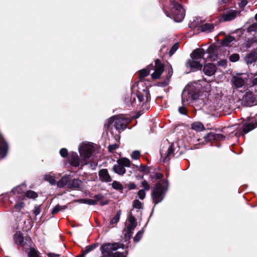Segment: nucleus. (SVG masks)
I'll use <instances>...</instances> for the list:
<instances>
[{"mask_svg":"<svg viewBox=\"0 0 257 257\" xmlns=\"http://www.w3.org/2000/svg\"><path fill=\"white\" fill-rule=\"evenodd\" d=\"M71 176L70 175H65L63 176L61 179L57 182V185L59 188H64L66 187L68 188L69 184L71 180Z\"/></svg>","mask_w":257,"mask_h":257,"instance_id":"nucleus-24","label":"nucleus"},{"mask_svg":"<svg viewBox=\"0 0 257 257\" xmlns=\"http://www.w3.org/2000/svg\"><path fill=\"white\" fill-rule=\"evenodd\" d=\"M179 48V43H176L175 44H174L172 47L171 48L170 51H169V55L170 56H172L175 52Z\"/></svg>","mask_w":257,"mask_h":257,"instance_id":"nucleus-53","label":"nucleus"},{"mask_svg":"<svg viewBox=\"0 0 257 257\" xmlns=\"http://www.w3.org/2000/svg\"><path fill=\"white\" fill-rule=\"evenodd\" d=\"M98 243H94L91 245H89L85 247V249L84 250V253H87L93 250L97 246H98Z\"/></svg>","mask_w":257,"mask_h":257,"instance_id":"nucleus-47","label":"nucleus"},{"mask_svg":"<svg viewBox=\"0 0 257 257\" xmlns=\"http://www.w3.org/2000/svg\"><path fill=\"white\" fill-rule=\"evenodd\" d=\"M237 13V11L229 10L227 11L226 12L223 13L221 15L219 18H218L216 19L221 20V22L232 21L236 17Z\"/></svg>","mask_w":257,"mask_h":257,"instance_id":"nucleus-15","label":"nucleus"},{"mask_svg":"<svg viewBox=\"0 0 257 257\" xmlns=\"http://www.w3.org/2000/svg\"><path fill=\"white\" fill-rule=\"evenodd\" d=\"M24 203L22 201L16 203V204L14 206V209H15L16 211L19 212L22 208H24Z\"/></svg>","mask_w":257,"mask_h":257,"instance_id":"nucleus-50","label":"nucleus"},{"mask_svg":"<svg viewBox=\"0 0 257 257\" xmlns=\"http://www.w3.org/2000/svg\"><path fill=\"white\" fill-rule=\"evenodd\" d=\"M102 245L108 252L110 253H114L113 251L117 250L118 248H128L129 245H125L124 244L120 242H113V243H104Z\"/></svg>","mask_w":257,"mask_h":257,"instance_id":"nucleus-10","label":"nucleus"},{"mask_svg":"<svg viewBox=\"0 0 257 257\" xmlns=\"http://www.w3.org/2000/svg\"><path fill=\"white\" fill-rule=\"evenodd\" d=\"M137 94L135 93H131L130 96L127 95L125 96L124 102L128 107L138 106V102L136 101Z\"/></svg>","mask_w":257,"mask_h":257,"instance_id":"nucleus-21","label":"nucleus"},{"mask_svg":"<svg viewBox=\"0 0 257 257\" xmlns=\"http://www.w3.org/2000/svg\"><path fill=\"white\" fill-rule=\"evenodd\" d=\"M257 127V121L255 120L254 123L248 122L245 123L241 127L238 128L235 133L236 136H243Z\"/></svg>","mask_w":257,"mask_h":257,"instance_id":"nucleus-9","label":"nucleus"},{"mask_svg":"<svg viewBox=\"0 0 257 257\" xmlns=\"http://www.w3.org/2000/svg\"><path fill=\"white\" fill-rule=\"evenodd\" d=\"M80 156L83 158L84 163L82 165L80 169H82L83 166L88 164L87 159L92 155L94 151L93 147L90 144L83 145L79 150Z\"/></svg>","mask_w":257,"mask_h":257,"instance_id":"nucleus-5","label":"nucleus"},{"mask_svg":"<svg viewBox=\"0 0 257 257\" xmlns=\"http://www.w3.org/2000/svg\"><path fill=\"white\" fill-rule=\"evenodd\" d=\"M68 161L72 167L76 168L80 165V159L76 153H71L68 156Z\"/></svg>","mask_w":257,"mask_h":257,"instance_id":"nucleus-18","label":"nucleus"},{"mask_svg":"<svg viewBox=\"0 0 257 257\" xmlns=\"http://www.w3.org/2000/svg\"><path fill=\"white\" fill-rule=\"evenodd\" d=\"M234 85L237 88L242 87L244 85V81L241 77L234 76L231 79Z\"/></svg>","mask_w":257,"mask_h":257,"instance_id":"nucleus-29","label":"nucleus"},{"mask_svg":"<svg viewBox=\"0 0 257 257\" xmlns=\"http://www.w3.org/2000/svg\"><path fill=\"white\" fill-rule=\"evenodd\" d=\"M242 105L250 107L257 104V96L251 91H246L243 96Z\"/></svg>","mask_w":257,"mask_h":257,"instance_id":"nucleus-6","label":"nucleus"},{"mask_svg":"<svg viewBox=\"0 0 257 257\" xmlns=\"http://www.w3.org/2000/svg\"><path fill=\"white\" fill-rule=\"evenodd\" d=\"M112 187L120 192H122V190L123 189V186L122 184L118 181H114L111 184Z\"/></svg>","mask_w":257,"mask_h":257,"instance_id":"nucleus-37","label":"nucleus"},{"mask_svg":"<svg viewBox=\"0 0 257 257\" xmlns=\"http://www.w3.org/2000/svg\"><path fill=\"white\" fill-rule=\"evenodd\" d=\"M130 122V120L125 117L115 118V116L111 117L104 124V127L106 130H108L111 128V125L114 123V126L115 129L120 133L125 129Z\"/></svg>","mask_w":257,"mask_h":257,"instance_id":"nucleus-2","label":"nucleus"},{"mask_svg":"<svg viewBox=\"0 0 257 257\" xmlns=\"http://www.w3.org/2000/svg\"><path fill=\"white\" fill-rule=\"evenodd\" d=\"M133 234V231H128V230H126V232L124 234V242L129 243L130 242V239H131Z\"/></svg>","mask_w":257,"mask_h":257,"instance_id":"nucleus-39","label":"nucleus"},{"mask_svg":"<svg viewBox=\"0 0 257 257\" xmlns=\"http://www.w3.org/2000/svg\"><path fill=\"white\" fill-rule=\"evenodd\" d=\"M39 251L34 248L31 247L30 250L28 254L29 257H39Z\"/></svg>","mask_w":257,"mask_h":257,"instance_id":"nucleus-46","label":"nucleus"},{"mask_svg":"<svg viewBox=\"0 0 257 257\" xmlns=\"http://www.w3.org/2000/svg\"><path fill=\"white\" fill-rule=\"evenodd\" d=\"M142 186L144 188V190L149 191L150 189V185L146 180H144L142 182Z\"/></svg>","mask_w":257,"mask_h":257,"instance_id":"nucleus-59","label":"nucleus"},{"mask_svg":"<svg viewBox=\"0 0 257 257\" xmlns=\"http://www.w3.org/2000/svg\"><path fill=\"white\" fill-rule=\"evenodd\" d=\"M41 209L40 208V206H35L34 209L33 210V213L35 216H37L41 212Z\"/></svg>","mask_w":257,"mask_h":257,"instance_id":"nucleus-63","label":"nucleus"},{"mask_svg":"<svg viewBox=\"0 0 257 257\" xmlns=\"http://www.w3.org/2000/svg\"><path fill=\"white\" fill-rule=\"evenodd\" d=\"M137 97L138 99V104L140 105V103L144 101V97H146V102H149L151 100V94L149 88L145 86V88L141 90L140 88L138 87V90L137 93Z\"/></svg>","mask_w":257,"mask_h":257,"instance_id":"nucleus-8","label":"nucleus"},{"mask_svg":"<svg viewBox=\"0 0 257 257\" xmlns=\"http://www.w3.org/2000/svg\"><path fill=\"white\" fill-rule=\"evenodd\" d=\"M67 208V205L60 206L59 204L56 205L52 210L51 214L54 215L58 213L61 210H65Z\"/></svg>","mask_w":257,"mask_h":257,"instance_id":"nucleus-36","label":"nucleus"},{"mask_svg":"<svg viewBox=\"0 0 257 257\" xmlns=\"http://www.w3.org/2000/svg\"><path fill=\"white\" fill-rule=\"evenodd\" d=\"M25 196L29 199H35L38 197V194L34 191L29 190L25 192Z\"/></svg>","mask_w":257,"mask_h":257,"instance_id":"nucleus-34","label":"nucleus"},{"mask_svg":"<svg viewBox=\"0 0 257 257\" xmlns=\"http://www.w3.org/2000/svg\"><path fill=\"white\" fill-rule=\"evenodd\" d=\"M185 98L184 97H182V103L183 104V106H180L178 108V111L180 113L183 114V115H187L188 111L186 109V108L184 106V103L185 102Z\"/></svg>","mask_w":257,"mask_h":257,"instance_id":"nucleus-38","label":"nucleus"},{"mask_svg":"<svg viewBox=\"0 0 257 257\" xmlns=\"http://www.w3.org/2000/svg\"><path fill=\"white\" fill-rule=\"evenodd\" d=\"M9 145L0 132V158H5L8 154Z\"/></svg>","mask_w":257,"mask_h":257,"instance_id":"nucleus-14","label":"nucleus"},{"mask_svg":"<svg viewBox=\"0 0 257 257\" xmlns=\"http://www.w3.org/2000/svg\"><path fill=\"white\" fill-rule=\"evenodd\" d=\"M216 66L212 63H205L203 65V72L208 76H211L215 74L216 72Z\"/></svg>","mask_w":257,"mask_h":257,"instance_id":"nucleus-17","label":"nucleus"},{"mask_svg":"<svg viewBox=\"0 0 257 257\" xmlns=\"http://www.w3.org/2000/svg\"><path fill=\"white\" fill-rule=\"evenodd\" d=\"M133 206L134 208L141 209L143 208L142 203L138 199H135L133 202Z\"/></svg>","mask_w":257,"mask_h":257,"instance_id":"nucleus-49","label":"nucleus"},{"mask_svg":"<svg viewBox=\"0 0 257 257\" xmlns=\"http://www.w3.org/2000/svg\"><path fill=\"white\" fill-rule=\"evenodd\" d=\"M235 39L234 37L228 35L221 40V44L223 46H230V43L235 41Z\"/></svg>","mask_w":257,"mask_h":257,"instance_id":"nucleus-31","label":"nucleus"},{"mask_svg":"<svg viewBox=\"0 0 257 257\" xmlns=\"http://www.w3.org/2000/svg\"><path fill=\"white\" fill-rule=\"evenodd\" d=\"M244 60L247 64H251L257 61V52L252 51L247 54L244 57Z\"/></svg>","mask_w":257,"mask_h":257,"instance_id":"nucleus-26","label":"nucleus"},{"mask_svg":"<svg viewBox=\"0 0 257 257\" xmlns=\"http://www.w3.org/2000/svg\"><path fill=\"white\" fill-rule=\"evenodd\" d=\"M225 139V136L213 132H210L204 137V141L206 142H219L224 140Z\"/></svg>","mask_w":257,"mask_h":257,"instance_id":"nucleus-13","label":"nucleus"},{"mask_svg":"<svg viewBox=\"0 0 257 257\" xmlns=\"http://www.w3.org/2000/svg\"><path fill=\"white\" fill-rule=\"evenodd\" d=\"M257 31V23H253L250 25L247 28V31L251 32H255Z\"/></svg>","mask_w":257,"mask_h":257,"instance_id":"nucleus-55","label":"nucleus"},{"mask_svg":"<svg viewBox=\"0 0 257 257\" xmlns=\"http://www.w3.org/2000/svg\"><path fill=\"white\" fill-rule=\"evenodd\" d=\"M200 93V92L199 91L191 89L189 90L188 93V97L186 99L185 98V100L186 101H189L190 100H196L199 98Z\"/></svg>","mask_w":257,"mask_h":257,"instance_id":"nucleus-25","label":"nucleus"},{"mask_svg":"<svg viewBox=\"0 0 257 257\" xmlns=\"http://www.w3.org/2000/svg\"><path fill=\"white\" fill-rule=\"evenodd\" d=\"M166 190L161 183H157L152 190L151 197L155 206L161 202L164 198Z\"/></svg>","mask_w":257,"mask_h":257,"instance_id":"nucleus-3","label":"nucleus"},{"mask_svg":"<svg viewBox=\"0 0 257 257\" xmlns=\"http://www.w3.org/2000/svg\"><path fill=\"white\" fill-rule=\"evenodd\" d=\"M98 176L100 181L108 183L112 181V178L108 173L107 169H101L98 171Z\"/></svg>","mask_w":257,"mask_h":257,"instance_id":"nucleus-20","label":"nucleus"},{"mask_svg":"<svg viewBox=\"0 0 257 257\" xmlns=\"http://www.w3.org/2000/svg\"><path fill=\"white\" fill-rule=\"evenodd\" d=\"M25 238L24 237L23 233L20 232H17L14 235V240L15 243L17 245H21L22 242H24V240Z\"/></svg>","mask_w":257,"mask_h":257,"instance_id":"nucleus-30","label":"nucleus"},{"mask_svg":"<svg viewBox=\"0 0 257 257\" xmlns=\"http://www.w3.org/2000/svg\"><path fill=\"white\" fill-rule=\"evenodd\" d=\"M25 187L24 185H21L14 188L12 191L15 193L22 194L24 192Z\"/></svg>","mask_w":257,"mask_h":257,"instance_id":"nucleus-42","label":"nucleus"},{"mask_svg":"<svg viewBox=\"0 0 257 257\" xmlns=\"http://www.w3.org/2000/svg\"><path fill=\"white\" fill-rule=\"evenodd\" d=\"M141 155L140 152L139 151H134L133 152L131 157L134 160H137L139 158Z\"/></svg>","mask_w":257,"mask_h":257,"instance_id":"nucleus-54","label":"nucleus"},{"mask_svg":"<svg viewBox=\"0 0 257 257\" xmlns=\"http://www.w3.org/2000/svg\"><path fill=\"white\" fill-rule=\"evenodd\" d=\"M100 250L101 252L102 256L100 257H111V254L108 252L102 245H101Z\"/></svg>","mask_w":257,"mask_h":257,"instance_id":"nucleus-45","label":"nucleus"},{"mask_svg":"<svg viewBox=\"0 0 257 257\" xmlns=\"http://www.w3.org/2000/svg\"><path fill=\"white\" fill-rule=\"evenodd\" d=\"M127 186L128 187V190L135 189L137 188V185L134 182H131L125 185L124 188Z\"/></svg>","mask_w":257,"mask_h":257,"instance_id":"nucleus-60","label":"nucleus"},{"mask_svg":"<svg viewBox=\"0 0 257 257\" xmlns=\"http://www.w3.org/2000/svg\"><path fill=\"white\" fill-rule=\"evenodd\" d=\"M144 232V228H142L141 230L139 231L133 238L134 242H139L142 238Z\"/></svg>","mask_w":257,"mask_h":257,"instance_id":"nucleus-43","label":"nucleus"},{"mask_svg":"<svg viewBox=\"0 0 257 257\" xmlns=\"http://www.w3.org/2000/svg\"><path fill=\"white\" fill-rule=\"evenodd\" d=\"M206 53L209 55L208 58L214 60L218 55V46L215 44H211L207 49Z\"/></svg>","mask_w":257,"mask_h":257,"instance_id":"nucleus-22","label":"nucleus"},{"mask_svg":"<svg viewBox=\"0 0 257 257\" xmlns=\"http://www.w3.org/2000/svg\"><path fill=\"white\" fill-rule=\"evenodd\" d=\"M227 61L226 59L221 60L217 62V64L219 66L225 67L227 66Z\"/></svg>","mask_w":257,"mask_h":257,"instance_id":"nucleus-61","label":"nucleus"},{"mask_svg":"<svg viewBox=\"0 0 257 257\" xmlns=\"http://www.w3.org/2000/svg\"><path fill=\"white\" fill-rule=\"evenodd\" d=\"M171 10L170 12L164 10L166 15L170 18L173 19L176 22H181L185 16V10L182 6L178 2L173 1L171 2Z\"/></svg>","mask_w":257,"mask_h":257,"instance_id":"nucleus-1","label":"nucleus"},{"mask_svg":"<svg viewBox=\"0 0 257 257\" xmlns=\"http://www.w3.org/2000/svg\"><path fill=\"white\" fill-rule=\"evenodd\" d=\"M70 184L68 186V188L69 189H79L80 187V185L82 183V181L79 179H72L71 178V180L70 181Z\"/></svg>","mask_w":257,"mask_h":257,"instance_id":"nucleus-28","label":"nucleus"},{"mask_svg":"<svg viewBox=\"0 0 257 257\" xmlns=\"http://www.w3.org/2000/svg\"><path fill=\"white\" fill-rule=\"evenodd\" d=\"M169 81L165 78V79L161 82H159L158 83V86L161 87H165L169 84Z\"/></svg>","mask_w":257,"mask_h":257,"instance_id":"nucleus-64","label":"nucleus"},{"mask_svg":"<svg viewBox=\"0 0 257 257\" xmlns=\"http://www.w3.org/2000/svg\"><path fill=\"white\" fill-rule=\"evenodd\" d=\"M174 149L173 147V145H171L169 146V148L167 150V154L166 156L164 162H165L166 160H169L170 158L169 157L174 154Z\"/></svg>","mask_w":257,"mask_h":257,"instance_id":"nucleus-44","label":"nucleus"},{"mask_svg":"<svg viewBox=\"0 0 257 257\" xmlns=\"http://www.w3.org/2000/svg\"><path fill=\"white\" fill-rule=\"evenodd\" d=\"M191 128L197 132H200L205 130L203 123L199 121L194 122L192 123Z\"/></svg>","mask_w":257,"mask_h":257,"instance_id":"nucleus-32","label":"nucleus"},{"mask_svg":"<svg viewBox=\"0 0 257 257\" xmlns=\"http://www.w3.org/2000/svg\"><path fill=\"white\" fill-rule=\"evenodd\" d=\"M32 239L29 236H26L24 242L20 245L24 249H28L31 247Z\"/></svg>","mask_w":257,"mask_h":257,"instance_id":"nucleus-33","label":"nucleus"},{"mask_svg":"<svg viewBox=\"0 0 257 257\" xmlns=\"http://www.w3.org/2000/svg\"><path fill=\"white\" fill-rule=\"evenodd\" d=\"M45 179L49 182V183L52 185L56 184L55 179L50 175H46L45 177Z\"/></svg>","mask_w":257,"mask_h":257,"instance_id":"nucleus-51","label":"nucleus"},{"mask_svg":"<svg viewBox=\"0 0 257 257\" xmlns=\"http://www.w3.org/2000/svg\"><path fill=\"white\" fill-rule=\"evenodd\" d=\"M205 51L203 48H196L194 50L192 53L190 54V58L200 61L203 59L204 63L206 62V59L204 58V56L205 55Z\"/></svg>","mask_w":257,"mask_h":257,"instance_id":"nucleus-16","label":"nucleus"},{"mask_svg":"<svg viewBox=\"0 0 257 257\" xmlns=\"http://www.w3.org/2000/svg\"><path fill=\"white\" fill-rule=\"evenodd\" d=\"M254 44H257V40L256 38H248L241 45L240 49L241 51H245L252 47Z\"/></svg>","mask_w":257,"mask_h":257,"instance_id":"nucleus-23","label":"nucleus"},{"mask_svg":"<svg viewBox=\"0 0 257 257\" xmlns=\"http://www.w3.org/2000/svg\"><path fill=\"white\" fill-rule=\"evenodd\" d=\"M111 257H127L128 254V250H125L123 252L116 251L114 253H111Z\"/></svg>","mask_w":257,"mask_h":257,"instance_id":"nucleus-40","label":"nucleus"},{"mask_svg":"<svg viewBox=\"0 0 257 257\" xmlns=\"http://www.w3.org/2000/svg\"><path fill=\"white\" fill-rule=\"evenodd\" d=\"M240 56L238 54L234 53L231 54L229 57V60L230 61L232 62H237L239 60Z\"/></svg>","mask_w":257,"mask_h":257,"instance_id":"nucleus-48","label":"nucleus"},{"mask_svg":"<svg viewBox=\"0 0 257 257\" xmlns=\"http://www.w3.org/2000/svg\"><path fill=\"white\" fill-rule=\"evenodd\" d=\"M120 214H121L120 210H119L116 212V213L114 215V216L111 219V220L110 221V224H116L119 221Z\"/></svg>","mask_w":257,"mask_h":257,"instance_id":"nucleus-41","label":"nucleus"},{"mask_svg":"<svg viewBox=\"0 0 257 257\" xmlns=\"http://www.w3.org/2000/svg\"><path fill=\"white\" fill-rule=\"evenodd\" d=\"M119 147V145L116 144H114L112 145H110L108 147V150L110 153H113L114 150L116 149Z\"/></svg>","mask_w":257,"mask_h":257,"instance_id":"nucleus-56","label":"nucleus"},{"mask_svg":"<svg viewBox=\"0 0 257 257\" xmlns=\"http://www.w3.org/2000/svg\"><path fill=\"white\" fill-rule=\"evenodd\" d=\"M60 154L63 158L68 157V151L65 148H62L60 150Z\"/></svg>","mask_w":257,"mask_h":257,"instance_id":"nucleus-58","label":"nucleus"},{"mask_svg":"<svg viewBox=\"0 0 257 257\" xmlns=\"http://www.w3.org/2000/svg\"><path fill=\"white\" fill-rule=\"evenodd\" d=\"M165 65L161 63L160 59H157L155 60V65H154V72L151 74V77L153 79H158L161 77V76L164 71Z\"/></svg>","mask_w":257,"mask_h":257,"instance_id":"nucleus-7","label":"nucleus"},{"mask_svg":"<svg viewBox=\"0 0 257 257\" xmlns=\"http://www.w3.org/2000/svg\"><path fill=\"white\" fill-rule=\"evenodd\" d=\"M138 195L140 199H144L146 197L145 190L143 189L140 190L138 192Z\"/></svg>","mask_w":257,"mask_h":257,"instance_id":"nucleus-57","label":"nucleus"},{"mask_svg":"<svg viewBox=\"0 0 257 257\" xmlns=\"http://www.w3.org/2000/svg\"><path fill=\"white\" fill-rule=\"evenodd\" d=\"M77 201L80 203L87 204L90 205H96V201L91 199H80Z\"/></svg>","mask_w":257,"mask_h":257,"instance_id":"nucleus-35","label":"nucleus"},{"mask_svg":"<svg viewBox=\"0 0 257 257\" xmlns=\"http://www.w3.org/2000/svg\"><path fill=\"white\" fill-rule=\"evenodd\" d=\"M185 66L187 67H189L192 72L201 70L203 67V64L201 63L200 61L191 58L188 59L186 61Z\"/></svg>","mask_w":257,"mask_h":257,"instance_id":"nucleus-11","label":"nucleus"},{"mask_svg":"<svg viewBox=\"0 0 257 257\" xmlns=\"http://www.w3.org/2000/svg\"><path fill=\"white\" fill-rule=\"evenodd\" d=\"M168 73L166 75V79L169 81L170 79L171 78L173 74V69L171 66L170 68H169L167 70Z\"/></svg>","mask_w":257,"mask_h":257,"instance_id":"nucleus-62","label":"nucleus"},{"mask_svg":"<svg viewBox=\"0 0 257 257\" xmlns=\"http://www.w3.org/2000/svg\"><path fill=\"white\" fill-rule=\"evenodd\" d=\"M140 169L142 172H143L146 174H149L150 172V167L142 165V164L140 165Z\"/></svg>","mask_w":257,"mask_h":257,"instance_id":"nucleus-52","label":"nucleus"},{"mask_svg":"<svg viewBox=\"0 0 257 257\" xmlns=\"http://www.w3.org/2000/svg\"><path fill=\"white\" fill-rule=\"evenodd\" d=\"M117 164H115L112 168L113 172L119 175H123L126 173L125 167H130L132 165L131 161L127 158H121L116 161Z\"/></svg>","mask_w":257,"mask_h":257,"instance_id":"nucleus-4","label":"nucleus"},{"mask_svg":"<svg viewBox=\"0 0 257 257\" xmlns=\"http://www.w3.org/2000/svg\"><path fill=\"white\" fill-rule=\"evenodd\" d=\"M213 23H205L200 26L199 29L202 32L211 33L214 29L215 26H217L221 23V20L215 19L213 20Z\"/></svg>","mask_w":257,"mask_h":257,"instance_id":"nucleus-12","label":"nucleus"},{"mask_svg":"<svg viewBox=\"0 0 257 257\" xmlns=\"http://www.w3.org/2000/svg\"><path fill=\"white\" fill-rule=\"evenodd\" d=\"M152 70H154V65L150 64L139 71V78L141 82H144L145 78L150 74V71Z\"/></svg>","mask_w":257,"mask_h":257,"instance_id":"nucleus-19","label":"nucleus"},{"mask_svg":"<svg viewBox=\"0 0 257 257\" xmlns=\"http://www.w3.org/2000/svg\"><path fill=\"white\" fill-rule=\"evenodd\" d=\"M128 221L129 222L128 225L127 226L126 229L128 230V231H132L135 229L137 225V219L131 213L128 218Z\"/></svg>","mask_w":257,"mask_h":257,"instance_id":"nucleus-27","label":"nucleus"}]
</instances>
